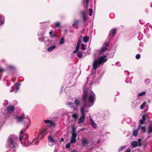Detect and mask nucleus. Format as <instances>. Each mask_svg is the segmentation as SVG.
Listing matches in <instances>:
<instances>
[{"label": "nucleus", "mask_w": 152, "mask_h": 152, "mask_svg": "<svg viewBox=\"0 0 152 152\" xmlns=\"http://www.w3.org/2000/svg\"><path fill=\"white\" fill-rule=\"evenodd\" d=\"M107 56L104 55L97 59L94 60L93 64V69L95 70L98 66L103 65L107 60Z\"/></svg>", "instance_id": "obj_1"}, {"label": "nucleus", "mask_w": 152, "mask_h": 152, "mask_svg": "<svg viewBox=\"0 0 152 152\" xmlns=\"http://www.w3.org/2000/svg\"><path fill=\"white\" fill-rule=\"evenodd\" d=\"M88 92L89 91H84L82 95V99L84 102L83 103V106L81 108L80 112H84V110L88 106V107H91V106L88 105L86 102V99L88 95Z\"/></svg>", "instance_id": "obj_2"}, {"label": "nucleus", "mask_w": 152, "mask_h": 152, "mask_svg": "<svg viewBox=\"0 0 152 152\" xmlns=\"http://www.w3.org/2000/svg\"><path fill=\"white\" fill-rule=\"evenodd\" d=\"M7 144L9 148L11 149H12L16 147L14 140L12 139V135H10L9 136L7 140Z\"/></svg>", "instance_id": "obj_3"}, {"label": "nucleus", "mask_w": 152, "mask_h": 152, "mask_svg": "<svg viewBox=\"0 0 152 152\" xmlns=\"http://www.w3.org/2000/svg\"><path fill=\"white\" fill-rule=\"evenodd\" d=\"M87 91H89L88 93L89 92V94H90L89 97H88V101L89 102L92 104H93V103L94 102L95 100V94L93 93V92L89 90H86Z\"/></svg>", "instance_id": "obj_4"}, {"label": "nucleus", "mask_w": 152, "mask_h": 152, "mask_svg": "<svg viewBox=\"0 0 152 152\" xmlns=\"http://www.w3.org/2000/svg\"><path fill=\"white\" fill-rule=\"evenodd\" d=\"M48 144L50 146H52L53 145L57 143V141L55 140L51 135L48 137Z\"/></svg>", "instance_id": "obj_5"}, {"label": "nucleus", "mask_w": 152, "mask_h": 152, "mask_svg": "<svg viewBox=\"0 0 152 152\" xmlns=\"http://www.w3.org/2000/svg\"><path fill=\"white\" fill-rule=\"evenodd\" d=\"M28 135L27 134L23 135H20L19 140L20 142L21 143L23 144V141L26 140V139L28 138Z\"/></svg>", "instance_id": "obj_6"}, {"label": "nucleus", "mask_w": 152, "mask_h": 152, "mask_svg": "<svg viewBox=\"0 0 152 152\" xmlns=\"http://www.w3.org/2000/svg\"><path fill=\"white\" fill-rule=\"evenodd\" d=\"M80 112L82 115V116H81L79 119L78 123L79 124H82L84 122L85 118L84 112Z\"/></svg>", "instance_id": "obj_7"}, {"label": "nucleus", "mask_w": 152, "mask_h": 152, "mask_svg": "<svg viewBox=\"0 0 152 152\" xmlns=\"http://www.w3.org/2000/svg\"><path fill=\"white\" fill-rule=\"evenodd\" d=\"M26 118H27V117H25L24 114L20 116H16L15 118L18 122H21V121H23V119Z\"/></svg>", "instance_id": "obj_8"}, {"label": "nucleus", "mask_w": 152, "mask_h": 152, "mask_svg": "<svg viewBox=\"0 0 152 152\" xmlns=\"http://www.w3.org/2000/svg\"><path fill=\"white\" fill-rule=\"evenodd\" d=\"M15 109V107L14 106L10 105L8 106L6 108V111L7 113H12L13 112Z\"/></svg>", "instance_id": "obj_9"}, {"label": "nucleus", "mask_w": 152, "mask_h": 152, "mask_svg": "<svg viewBox=\"0 0 152 152\" xmlns=\"http://www.w3.org/2000/svg\"><path fill=\"white\" fill-rule=\"evenodd\" d=\"M72 135L71 138L72 139L71 140L70 143H73L76 142V137L77 136V134L76 133H72Z\"/></svg>", "instance_id": "obj_10"}, {"label": "nucleus", "mask_w": 152, "mask_h": 152, "mask_svg": "<svg viewBox=\"0 0 152 152\" xmlns=\"http://www.w3.org/2000/svg\"><path fill=\"white\" fill-rule=\"evenodd\" d=\"M117 30L116 29H113L111 30L110 31L109 36H111L112 37H113L115 35Z\"/></svg>", "instance_id": "obj_11"}, {"label": "nucleus", "mask_w": 152, "mask_h": 152, "mask_svg": "<svg viewBox=\"0 0 152 152\" xmlns=\"http://www.w3.org/2000/svg\"><path fill=\"white\" fill-rule=\"evenodd\" d=\"M44 132H41L38 134V136L37 138H38V140H40L44 136V134H43Z\"/></svg>", "instance_id": "obj_12"}, {"label": "nucleus", "mask_w": 152, "mask_h": 152, "mask_svg": "<svg viewBox=\"0 0 152 152\" xmlns=\"http://www.w3.org/2000/svg\"><path fill=\"white\" fill-rule=\"evenodd\" d=\"M88 141L86 138H84L82 140V143L83 146H84L86 145L88 143Z\"/></svg>", "instance_id": "obj_13"}, {"label": "nucleus", "mask_w": 152, "mask_h": 152, "mask_svg": "<svg viewBox=\"0 0 152 152\" xmlns=\"http://www.w3.org/2000/svg\"><path fill=\"white\" fill-rule=\"evenodd\" d=\"M152 132V122L151 123L149 124L148 129V133L149 134Z\"/></svg>", "instance_id": "obj_14"}, {"label": "nucleus", "mask_w": 152, "mask_h": 152, "mask_svg": "<svg viewBox=\"0 0 152 152\" xmlns=\"http://www.w3.org/2000/svg\"><path fill=\"white\" fill-rule=\"evenodd\" d=\"M19 84L17 83L15 85V92H17L19 89Z\"/></svg>", "instance_id": "obj_15"}, {"label": "nucleus", "mask_w": 152, "mask_h": 152, "mask_svg": "<svg viewBox=\"0 0 152 152\" xmlns=\"http://www.w3.org/2000/svg\"><path fill=\"white\" fill-rule=\"evenodd\" d=\"M89 37L88 36H85L83 38V42L85 43H87L89 40Z\"/></svg>", "instance_id": "obj_16"}, {"label": "nucleus", "mask_w": 152, "mask_h": 152, "mask_svg": "<svg viewBox=\"0 0 152 152\" xmlns=\"http://www.w3.org/2000/svg\"><path fill=\"white\" fill-rule=\"evenodd\" d=\"M131 145L134 148H135L138 146V143L136 141L132 142L131 143Z\"/></svg>", "instance_id": "obj_17"}, {"label": "nucleus", "mask_w": 152, "mask_h": 152, "mask_svg": "<svg viewBox=\"0 0 152 152\" xmlns=\"http://www.w3.org/2000/svg\"><path fill=\"white\" fill-rule=\"evenodd\" d=\"M74 102L75 104L77 106H79L81 104L80 101L77 99H75Z\"/></svg>", "instance_id": "obj_18"}, {"label": "nucleus", "mask_w": 152, "mask_h": 152, "mask_svg": "<svg viewBox=\"0 0 152 152\" xmlns=\"http://www.w3.org/2000/svg\"><path fill=\"white\" fill-rule=\"evenodd\" d=\"M107 50V48L104 46L102 48L101 50L99 52V53L100 54L106 51Z\"/></svg>", "instance_id": "obj_19"}, {"label": "nucleus", "mask_w": 152, "mask_h": 152, "mask_svg": "<svg viewBox=\"0 0 152 152\" xmlns=\"http://www.w3.org/2000/svg\"><path fill=\"white\" fill-rule=\"evenodd\" d=\"M24 143L25 145H28L31 144V143H29L28 138L26 139V140L23 141V144Z\"/></svg>", "instance_id": "obj_20"}, {"label": "nucleus", "mask_w": 152, "mask_h": 152, "mask_svg": "<svg viewBox=\"0 0 152 152\" xmlns=\"http://www.w3.org/2000/svg\"><path fill=\"white\" fill-rule=\"evenodd\" d=\"M44 122L45 123L50 124V125H52L53 124V122L50 120H45L44 121Z\"/></svg>", "instance_id": "obj_21"}, {"label": "nucleus", "mask_w": 152, "mask_h": 152, "mask_svg": "<svg viewBox=\"0 0 152 152\" xmlns=\"http://www.w3.org/2000/svg\"><path fill=\"white\" fill-rule=\"evenodd\" d=\"M83 52L81 51H79L78 53L77 54V57L80 58H81L82 57V53Z\"/></svg>", "instance_id": "obj_22"}, {"label": "nucleus", "mask_w": 152, "mask_h": 152, "mask_svg": "<svg viewBox=\"0 0 152 152\" xmlns=\"http://www.w3.org/2000/svg\"><path fill=\"white\" fill-rule=\"evenodd\" d=\"M56 46L55 45L52 46L48 48V50L49 52L55 49L56 48Z\"/></svg>", "instance_id": "obj_23"}, {"label": "nucleus", "mask_w": 152, "mask_h": 152, "mask_svg": "<svg viewBox=\"0 0 152 152\" xmlns=\"http://www.w3.org/2000/svg\"><path fill=\"white\" fill-rule=\"evenodd\" d=\"M72 117L74 118L75 121H76L78 118L77 115L75 113L73 114L72 115Z\"/></svg>", "instance_id": "obj_24"}, {"label": "nucleus", "mask_w": 152, "mask_h": 152, "mask_svg": "<svg viewBox=\"0 0 152 152\" xmlns=\"http://www.w3.org/2000/svg\"><path fill=\"white\" fill-rule=\"evenodd\" d=\"M82 36H80L79 38L78 41L77 42V45H80L81 43L82 42Z\"/></svg>", "instance_id": "obj_25"}, {"label": "nucleus", "mask_w": 152, "mask_h": 152, "mask_svg": "<svg viewBox=\"0 0 152 152\" xmlns=\"http://www.w3.org/2000/svg\"><path fill=\"white\" fill-rule=\"evenodd\" d=\"M91 124L93 127L94 128H96L97 127V125L96 123L94 122H92L91 123Z\"/></svg>", "instance_id": "obj_26"}, {"label": "nucleus", "mask_w": 152, "mask_h": 152, "mask_svg": "<svg viewBox=\"0 0 152 152\" xmlns=\"http://www.w3.org/2000/svg\"><path fill=\"white\" fill-rule=\"evenodd\" d=\"M66 105H69L71 108H72L74 107V104L72 102H68Z\"/></svg>", "instance_id": "obj_27"}, {"label": "nucleus", "mask_w": 152, "mask_h": 152, "mask_svg": "<svg viewBox=\"0 0 152 152\" xmlns=\"http://www.w3.org/2000/svg\"><path fill=\"white\" fill-rule=\"evenodd\" d=\"M146 104L145 102H143L140 106V109H143L144 107L145 106Z\"/></svg>", "instance_id": "obj_28"}, {"label": "nucleus", "mask_w": 152, "mask_h": 152, "mask_svg": "<svg viewBox=\"0 0 152 152\" xmlns=\"http://www.w3.org/2000/svg\"><path fill=\"white\" fill-rule=\"evenodd\" d=\"M60 23L59 22H57L54 24L55 27H60Z\"/></svg>", "instance_id": "obj_29"}, {"label": "nucleus", "mask_w": 152, "mask_h": 152, "mask_svg": "<svg viewBox=\"0 0 152 152\" xmlns=\"http://www.w3.org/2000/svg\"><path fill=\"white\" fill-rule=\"evenodd\" d=\"M64 42V38L63 37H62L59 42V44H62Z\"/></svg>", "instance_id": "obj_30"}, {"label": "nucleus", "mask_w": 152, "mask_h": 152, "mask_svg": "<svg viewBox=\"0 0 152 152\" xmlns=\"http://www.w3.org/2000/svg\"><path fill=\"white\" fill-rule=\"evenodd\" d=\"M38 138L35 139L33 141V142L35 145H38L39 144V141H37Z\"/></svg>", "instance_id": "obj_31"}, {"label": "nucleus", "mask_w": 152, "mask_h": 152, "mask_svg": "<svg viewBox=\"0 0 152 152\" xmlns=\"http://www.w3.org/2000/svg\"><path fill=\"white\" fill-rule=\"evenodd\" d=\"M126 146H121L118 149V151H121L124 150L126 148Z\"/></svg>", "instance_id": "obj_32"}, {"label": "nucleus", "mask_w": 152, "mask_h": 152, "mask_svg": "<svg viewBox=\"0 0 152 152\" xmlns=\"http://www.w3.org/2000/svg\"><path fill=\"white\" fill-rule=\"evenodd\" d=\"M76 128L74 127L73 126L72 127V129L71 131L72 133H76Z\"/></svg>", "instance_id": "obj_33"}, {"label": "nucleus", "mask_w": 152, "mask_h": 152, "mask_svg": "<svg viewBox=\"0 0 152 152\" xmlns=\"http://www.w3.org/2000/svg\"><path fill=\"white\" fill-rule=\"evenodd\" d=\"M81 50H84L86 49V47L84 44H82L81 45Z\"/></svg>", "instance_id": "obj_34"}, {"label": "nucleus", "mask_w": 152, "mask_h": 152, "mask_svg": "<svg viewBox=\"0 0 152 152\" xmlns=\"http://www.w3.org/2000/svg\"><path fill=\"white\" fill-rule=\"evenodd\" d=\"M7 68L9 69H15V67L12 65L9 66Z\"/></svg>", "instance_id": "obj_35"}, {"label": "nucleus", "mask_w": 152, "mask_h": 152, "mask_svg": "<svg viewBox=\"0 0 152 152\" xmlns=\"http://www.w3.org/2000/svg\"><path fill=\"white\" fill-rule=\"evenodd\" d=\"M141 131L142 132H146V128L144 126H142L141 128Z\"/></svg>", "instance_id": "obj_36"}, {"label": "nucleus", "mask_w": 152, "mask_h": 152, "mask_svg": "<svg viewBox=\"0 0 152 152\" xmlns=\"http://www.w3.org/2000/svg\"><path fill=\"white\" fill-rule=\"evenodd\" d=\"M146 94L145 91L142 92L141 93H139L138 94V95L139 96H142L144 95H145Z\"/></svg>", "instance_id": "obj_37"}, {"label": "nucleus", "mask_w": 152, "mask_h": 152, "mask_svg": "<svg viewBox=\"0 0 152 152\" xmlns=\"http://www.w3.org/2000/svg\"><path fill=\"white\" fill-rule=\"evenodd\" d=\"M133 135L134 136H136L137 135L138 132L136 130L133 131Z\"/></svg>", "instance_id": "obj_38"}, {"label": "nucleus", "mask_w": 152, "mask_h": 152, "mask_svg": "<svg viewBox=\"0 0 152 152\" xmlns=\"http://www.w3.org/2000/svg\"><path fill=\"white\" fill-rule=\"evenodd\" d=\"M79 21L78 20H75L74 21V23L78 25L79 23Z\"/></svg>", "instance_id": "obj_39"}, {"label": "nucleus", "mask_w": 152, "mask_h": 152, "mask_svg": "<svg viewBox=\"0 0 152 152\" xmlns=\"http://www.w3.org/2000/svg\"><path fill=\"white\" fill-rule=\"evenodd\" d=\"M139 144V145L140 146H141L142 145V144L141 143V139L140 138H139L137 140Z\"/></svg>", "instance_id": "obj_40"}, {"label": "nucleus", "mask_w": 152, "mask_h": 152, "mask_svg": "<svg viewBox=\"0 0 152 152\" xmlns=\"http://www.w3.org/2000/svg\"><path fill=\"white\" fill-rule=\"evenodd\" d=\"M87 16H83V20L84 23H85L87 20Z\"/></svg>", "instance_id": "obj_41"}, {"label": "nucleus", "mask_w": 152, "mask_h": 152, "mask_svg": "<svg viewBox=\"0 0 152 152\" xmlns=\"http://www.w3.org/2000/svg\"><path fill=\"white\" fill-rule=\"evenodd\" d=\"M26 131V129H24L23 130H21L20 132V135H23L22 134H23V133L25 132Z\"/></svg>", "instance_id": "obj_42"}, {"label": "nucleus", "mask_w": 152, "mask_h": 152, "mask_svg": "<svg viewBox=\"0 0 152 152\" xmlns=\"http://www.w3.org/2000/svg\"><path fill=\"white\" fill-rule=\"evenodd\" d=\"M70 145L69 143H68L66 145L65 148L66 149H69L70 147Z\"/></svg>", "instance_id": "obj_43"}, {"label": "nucleus", "mask_w": 152, "mask_h": 152, "mask_svg": "<svg viewBox=\"0 0 152 152\" xmlns=\"http://www.w3.org/2000/svg\"><path fill=\"white\" fill-rule=\"evenodd\" d=\"M104 46L107 47L109 46V43L108 42H105L104 44Z\"/></svg>", "instance_id": "obj_44"}, {"label": "nucleus", "mask_w": 152, "mask_h": 152, "mask_svg": "<svg viewBox=\"0 0 152 152\" xmlns=\"http://www.w3.org/2000/svg\"><path fill=\"white\" fill-rule=\"evenodd\" d=\"M80 46V45H77V46L76 47L75 50L77 51V52L79 50Z\"/></svg>", "instance_id": "obj_45"}, {"label": "nucleus", "mask_w": 152, "mask_h": 152, "mask_svg": "<svg viewBox=\"0 0 152 152\" xmlns=\"http://www.w3.org/2000/svg\"><path fill=\"white\" fill-rule=\"evenodd\" d=\"M80 46V45H77V46L76 47L75 50L77 51V52L79 50Z\"/></svg>", "instance_id": "obj_46"}, {"label": "nucleus", "mask_w": 152, "mask_h": 152, "mask_svg": "<svg viewBox=\"0 0 152 152\" xmlns=\"http://www.w3.org/2000/svg\"><path fill=\"white\" fill-rule=\"evenodd\" d=\"M80 46V45H77V46L76 47L75 50L77 51V52L79 50Z\"/></svg>", "instance_id": "obj_47"}, {"label": "nucleus", "mask_w": 152, "mask_h": 152, "mask_svg": "<svg viewBox=\"0 0 152 152\" xmlns=\"http://www.w3.org/2000/svg\"><path fill=\"white\" fill-rule=\"evenodd\" d=\"M140 57H141V56H140V55L138 54H137L136 56V58L137 59H140Z\"/></svg>", "instance_id": "obj_48"}, {"label": "nucleus", "mask_w": 152, "mask_h": 152, "mask_svg": "<svg viewBox=\"0 0 152 152\" xmlns=\"http://www.w3.org/2000/svg\"><path fill=\"white\" fill-rule=\"evenodd\" d=\"M1 18L0 16V25H2L4 23V21L3 20H1Z\"/></svg>", "instance_id": "obj_49"}, {"label": "nucleus", "mask_w": 152, "mask_h": 152, "mask_svg": "<svg viewBox=\"0 0 152 152\" xmlns=\"http://www.w3.org/2000/svg\"><path fill=\"white\" fill-rule=\"evenodd\" d=\"M147 116V115L144 114L142 116V119H143V121H145V120L146 117Z\"/></svg>", "instance_id": "obj_50"}, {"label": "nucleus", "mask_w": 152, "mask_h": 152, "mask_svg": "<svg viewBox=\"0 0 152 152\" xmlns=\"http://www.w3.org/2000/svg\"><path fill=\"white\" fill-rule=\"evenodd\" d=\"M144 121H143V119H140L139 120V123H140V124L141 125V124H143Z\"/></svg>", "instance_id": "obj_51"}, {"label": "nucleus", "mask_w": 152, "mask_h": 152, "mask_svg": "<svg viewBox=\"0 0 152 152\" xmlns=\"http://www.w3.org/2000/svg\"><path fill=\"white\" fill-rule=\"evenodd\" d=\"M82 15L83 16H86V11H83L82 12Z\"/></svg>", "instance_id": "obj_52"}, {"label": "nucleus", "mask_w": 152, "mask_h": 152, "mask_svg": "<svg viewBox=\"0 0 152 152\" xmlns=\"http://www.w3.org/2000/svg\"><path fill=\"white\" fill-rule=\"evenodd\" d=\"M28 116L27 117V118L28 120V125H30L31 124V120L29 118H28Z\"/></svg>", "instance_id": "obj_53"}, {"label": "nucleus", "mask_w": 152, "mask_h": 152, "mask_svg": "<svg viewBox=\"0 0 152 152\" xmlns=\"http://www.w3.org/2000/svg\"><path fill=\"white\" fill-rule=\"evenodd\" d=\"M57 37V35L54 34H53L50 35V37L51 38L53 37Z\"/></svg>", "instance_id": "obj_54"}, {"label": "nucleus", "mask_w": 152, "mask_h": 152, "mask_svg": "<svg viewBox=\"0 0 152 152\" xmlns=\"http://www.w3.org/2000/svg\"><path fill=\"white\" fill-rule=\"evenodd\" d=\"M141 127V125L140 124L139 125L137 129L136 130L138 132L140 129Z\"/></svg>", "instance_id": "obj_55"}, {"label": "nucleus", "mask_w": 152, "mask_h": 152, "mask_svg": "<svg viewBox=\"0 0 152 152\" xmlns=\"http://www.w3.org/2000/svg\"><path fill=\"white\" fill-rule=\"evenodd\" d=\"M77 25H76L74 23H73V24L72 25V26H73L74 28H76L77 27Z\"/></svg>", "instance_id": "obj_56"}, {"label": "nucleus", "mask_w": 152, "mask_h": 152, "mask_svg": "<svg viewBox=\"0 0 152 152\" xmlns=\"http://www.w3.org/2000/svg\"><path fill=\"white\" fill-rule=\"evenodd\" d=\"M5 70L1 68H0V72L5 71Z\"/></svg>", "instance_id": "obj_57"}, {"label": "nucleus", "mask_w": 152, "mask_h": 152, "mask_svg": "<svg viewBox=\"0 0 152 152\" xmlns=\"http://www.w3.org/2000/svg\"><path fill=\"white\" fill-rule=\"evenodd\" d=\"M131 151V150L129 148H128L126 150L125 152H130Z\"/></svg>", "instance_id": "obj_58"}, {"label": "nucleus", "mask_w": 152, "mask_h": 152, "mask_svg": "<svg viewBox=\"0 0 152 152\" xmlns=\"http://www.w3.org/2000/svg\"><path fill=\"white\" fill-rule=\"evenodd\" d=\"M86 10H87V9H88V2H86Z\"/></svg>", "instance_id": "obj_59"}, {"label": "nucleus", "mask_w": 152, "mask_h": 152, "mask_svg": "<svg viewBox=\"0 0 152 152\" xmlns=\"http://www.w3.org/2000/svg\"><path fill=\"white\" fill-rule=\"evenodd\" d=\"M90 120L91 122V123L94 121L92 119L91 117L90 118Z\"/></svg>", "instance_id": "obj_60"}, {"label": "nucleus", "mask_w": 152, "mask_h": 152, "mask_svg": "<svg viewBox=\"0 0 152 152\" xmlns=\"http://www.w3.org/2000/svg\"><path fill=\"white\" fill-rule=\"evenodd\" d=\"M64 141V138H61V141L63 142Z\"/></svg>", "instance_id": "obj_61"}, {"label": "nucleus", "mask_w": 152, "mask_h": 152, "mask_svg": "<svg viewBox=\"0 0 152 152\" xmlns=\"http://www.w3.org/2000/svg\"><path fill=\"white\" fill-rule=\"evenodd\" d=\"M89 0H83V1L85 2H89Z\"/></svg>", "instance_id": "obj_62"}, {"label": "nucleus", "mask_w": 152, "mask_h": 152, "mask_svg": "<svg viewBox=\"0 0 152 152\" xmlns=\"http://www.w3.org/2000/svg\"><path fill=\"white\" fill-rule=\"evenodd\" d=\"M89 10L90 12L92 13L93 12V10L92 8H90L89 9Z\"/></svg>", "instance_id": "obj_63"}, {"label": "nucleus", "mask_w": 152, "mask_h": 152, "mask_svg": "<svg viewBox=\"0 0 152 152\" xmlns=\"http://www.w3.org/2000/svg\"><path fill=\"white\" fill-rule=\"evenodd\" d=\"M71 152H78L75 150H73Z\"/></svg>", "instance_id": "obj_64"}]
</instances>
